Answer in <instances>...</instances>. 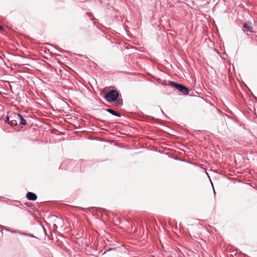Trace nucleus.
Returning a JSON list of instances; mask_svg holds the SVG:
<instances>
[{
    "label": "nucleus",
    "instance_id": "f257e3e1",
    "mask_svg": "<svg viewBox=\"0 0 257 257\" xmlns=\"http://www.w3.org/2000/svg\"><path fill=\"white\" fill-rule=\"evenodd\" d=\"M119 97V93L116 90H111L107 92L104 98L108 102H112L116 100Z\"/></svg>",
    "mask_w": 257,
    "mask_h": 257
},
{
    "label": "nucleus",
    "instance_id": "f03ea898",
    "mask_svg": "<svg viewBox=\"0 0 257 257\" xmlns=\"http://www.w3.org/2000/svg\"><path fill=\"white\" fill-rule=\"evenodd\" d=\"M168 83L170 86L175 87L183 94L187 95L189 94L188 89L185 86L171 81H169Z\"/></svg>",
    "mask_w": 257,
    "mask_h": 257
},
{
    "label": "nucleus",
    "instance_id": "7ed1b4c3",
    "mask_svg": "<svg viewBox=\"0 0 257 257\" xmlns=\"http://www.w3.org/2000/svg\"><path fill=\"white\" fill-rule=\"evenodd\" d=\"M20 113H12L11 114L10 125L12 126H17L18 124L19 118L20 116Z\"/></svg>",
    "mask_w": 257,
    "mask_h": 257
},
{
    "label": "nucleus",
    "instance_id": "20e7f679",
    "mask_svg": "<svg viewBox=\"0 0 257 257\" xmlns=\"http://www.w3.org/2000/svg\"><path fill=\"white\" fill-rule=\"evenodd\" d=\"M26 197L28 200L32 201H35L37 198L36 194L31 192H28Z\"/></svg>",
    "mask_w": 257,
    "mask_h": 257
},
{
    "label": "nucleus",
    "instance_id": "39448f33",
    "mask_svg": "<svg viewBox=\"0 0 257 257\" xmlns=\"http://www.w3.org/2000/svg\"><path fill=\"white\" fill-rule=\"evenodd\" d=\"M243 28L245 29L247 31H249L250 33L253 32V28L251 25L250 22L245 23L243 24Z\"/></svg>",
    "mask_w": 257,
    "mask_h": 257
},
{
    "label": "nucleus",
    "instance_id": "423d86ee",
    "mask_svg": "<svg viewBox=\"0 0 257 257\" xmlns=\"http://www.w3.org/2000/svg\"><path fill=\"white\" fill-rule=\"evenodd\" d=\"M105 110L107 112L110 113V114H111L112 115H113L114 116H117V117H120L121 116V114L119 113H118V112L113 110L112 109L106 108V109H105Z\"/></svg>",
    "mask_w": 257,
    "mask_h": 257
},
{
    "label": "nucleus",
    "instance_id": "0eeeda50",
    "mask_svg": "<svg viewBox=\"0 0 257 257\" xmlns=\"http://www.w3.org/2000/svg\"><path fill=\"white\" fill-rule=\"evenodd\" d=\"M20 116L18 120V124L20 125H26L27 124L26 120L20 114Z\"/></svg>",
    "mask_w": 257,
    "mask_h": 257
},
{
    "label": "nucleus",
    "instance_id": "6e6552de",
    "mask_svg": "<svg viewBox=\"0 0 257 257\" xmlns=\"http://www.w3.org/2000/svg\"><path fill=\"white\" fill-rule=\"evenodd\" d=\"M115 102V104L117 106H121L123 104V101L121 98H118L116 99V100L114 101Z\"/></svg>",
    "mask_w": 257,
    "mask_h": 257
},
{
    "label": "nucleus",
    "instance_id": "1a4fd4ad",
    "mask_svg": "<svg viewBox=\"0 0 257 257\" xmlns=\"http://www.w3.org/2000/svg\"><path fill=\"white\" fill-rule=\"evenodd\" d=\"M11 120V114H10L7 116L6 119L5 120V121L10 125Z\"/></svg>",
    "mask_w": 257,
    "mask_h": 257
},
{
    "label": "nucleus",
    "instance_id": "9d476101",
    "mask_svg": "<svg viewBox=\"0 0 257 257\" xmlns=\"http://www.w3.org/2000/svg\"><path fill=\"white\" fill-rule=\"evenodd\" d=\"M20 234H22L23 235H24V236H28L29 235V234H27L26 233H23V232H20Z\"/></svg>",
    "mask_w": 257,
    "mask_h": 257
},
{
    "label": "nucleus",
    "instance_id": "9b49d317",
    "mask_svg": "<svg viewBox=\"0 0 257 257\" xmlns=\"http://www.w3.org/2000/svg\"><path fill=\"white\" fill-rule=\"evenodd\" d=\"M12 232H13V233H19V234H20V233L21 232H20V231H18V230H15V231H12Z\"/></svg>",
    "mask_w": 257,
    "mask_h": 257
},
{
    "label": "nucleus",
    "instance_id": "f8f14e48",
    "mask_svg": "<svg viewBox=\"0 0 257 257\" xmlns=\"http://www.w3.org/2000/svg\"><path fill=\"white\" fill-rule=\"evenodd\" d=\"M28 236H30L31 237H36L33 234H29V235Z\"/></svg>",
    "mask_w": 257,
    "mask_h": 257
},
{
    "label": "nucleus",
    "instance_id": "ddd939ff",
    "mask_svg": "<svg viewBox=\"0 0 257 257\" xmlns=\"http://www.w3.org/2000/svg\"><path fill=\"white\" fill-rule=\"evenodd\" d=\"M42 229H43L44 232L45 233V234H46V230L43 226H42Z\"/></svg>",
    "mask_w": 257,
    "mask_h": 257
},
{
    "label": "nucleus",
    "instance_id": "4468645a",
    "mask_svg": "<svg viewBox=\"0 0 257 257\" xmlns=\"http://www.w3.org/2000/svg\"><path fill=\"white\" fill-rule=\"evenodd\" d=\"M211 184H212V187H213V184H212V183H211ZM213 192H214V193H215V190H214V188H213Z\"/></svg>",
    "mask_w": 257,
    "mask_h": 257
},
{
    "label": "nucleus",
    "instance_id": "2eb2a0df",
    "mask_svg": "<svg viewBox=\"0 0 257 257\" xmlns=\"http://www.w3.org/2000/svg\"><path fill=\"white\" fill-rule=\"evenodd\" d=\"M0 29H1V30H2V29H3V27H2V26H0Z\"/></svg>",
    "mask_w": 257,
    "mask_h": 257
},
{
    "label": "nucleus",
    "instance_id": "dca6fc26",
    "mask_svg": "<svg viewBox=\"0 0 257 257\" xmlns=\"http://www.w3.org/2000/svg\"><path fill=\"white\" fill-rule=\"evenodd\" d=\"M3 227V226L1 225H0V228Z\"/></svg>",
    "mask_w": 257,
    "mask_h": 257
}]
</instances>
